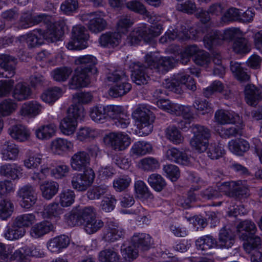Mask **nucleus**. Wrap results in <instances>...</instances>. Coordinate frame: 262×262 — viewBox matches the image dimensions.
<instances>
[{
	"label": "nucleus",
	"instance_id": "nucleus-39",
	"mask_svg": "<svg viewBox=\"0 0 262 262\" xmlns=\"http://www.w3.org/2000/svg\"><path fill=\"white\" fill-rule=\"evenodd\" d=\"M40 187L43 197L50 200L57 193L59 185L56 182H47L42 183Z\"/></svg>",
	"mask_w": 262,
	"mask_h": 262
},
{
	"label": "nucleus",
	"instance_id": "nucleus-37",
	"mask_svg": "<svg viewBox=\"0 0 262 262\" xmlns=\"http://www.w3.org/2000/svg\"><path fill=\"white\" fill-rule=\"evenodd\" d=\"M121 253L126 260L130 261L136 258L138 255V249L131 243H124L121 246Z\"/></svg>",
	"mask_w": 262,
	"mask_h": 262
},
{
	"label": "nucleus",
	"instance_id": "nucleus-6",
	"mask_svg": "<svg viewBox=\"0 0 262 262\" xmlns=\"http://www.w3.org/2000/svg\"><path fill=\"white\" fill-rule=\"evenodd\" d=\"M145 63L149 68L164 74L174 67L176 60L170 57L160 56L156 53H150L146 55Z\"/></svg>",
	"mask_w": 262,
	"mask_h": 262
},
{
	"label": "nucleus",
	"instance_id": "nucleus-33",
	"mask_svg": "<svg viewBox=\"0 0 262 262\" xmlns=\"http://www.w3.org/2000/svg\"><path fill=\"white\" fill-rule=\"evenodd\" d=\"M31 95L30 87L25 83H17L13 91V97L14 99L22 101L29 98Z\"/></svg>",
	"mask_w": 262,
	"mask_h": 262
},
{
	"label": "nucleus",
	"instance_id": "nucleus-22",
	"mask_svg": "<svg viewBox=\"0 0 262 262\" xmlns=\"http://www.w3.org/2000/svg\"><path fill=\"white\" fill-rule=\"evenodd\" d=\"M234 241V233L229 228L224 227L220 231L216 247L221 249H228L233 246Z\"/></svg>",
	"mask_w": 262,
	"mask_h": 262
},
{
	"label": "nucleus",
	"instance_id": "nucleus-16",
	"mask_svg": "<svg viewBox=\"0 0 262 262\" xmlns=\"http://www.w3.org/2000/svg\"><path fill=\"white\" fill-rule=\"evenodd\" d=\"M65 26L64 21H56L51 24L45 32H43L44 40L48 42H56L61 39L64 33L63 28Z\"/></svg>",
	"mask_w": 262,
	"mask_h": 262
},
{
	"label": "nucleus",
	"instance_id": "nucleus-42",
	"mask_svg": "<svg viewBox=\"0 0 262 262\" xmlns=\"http://www.w3.org/2000/svg\"><path fill=\"white\" fill-rule=\"evenodd\" d=\"M63 93L61 89L58 87H54L44 92L41 95V98L46 103H53L59 99Z\"/></svg>",
	"mask_w": 262,
	"mask_h": 262
},
{
	"label": "nucleus",
	"instance_id": "nucleus-23",
	"mask_svg": "<svg viewBox=\"0 0 262 262\" xmlns=\"http://www.w3.org/2000/svg\"><path fill=\"white\" fill-rule=\"evenodd\" d=\"M221 190H223L226 193H230L233 192L236 196H247L249 194V189L247 185L242 184L241 185L238 184L236 185L234 182H227L224 183L220 188Z\"/></svg>",
	"mask_w": 262,
	"mask_h": 262
},
{
	"label": "nucleus",
	"instance_id": "nucleus-31",
	"mask_svg": "<svg viewBox=\"0 0 262 262\" xmlns=\"http://www.w3.org/2000/svg\"><path fill=\"white\" fill-rule=\"evenodd\" d=\"M132 241L133 245L142 250H148L152 244L151 236L149 234L143 233L134 234L132 237Z\"/></svg>",
	"mask_w": 262,
	"mask_h": 262
},
{
	"label": "nucleus",
	"instance_id": "nucleus-53",
	"mask_svg": "<svg viewBox=\"0 0 262 262\" xmlns=\"http://www.w3.org/2000/svg\"><path fill=\"white\" fill-rule=\"evenodd\" d=\"M134 20L130 16L122 15L121 16L117 23V30L118 33L125 34L129 28L134 24Z\"/></svg>",
	"mask_w": 262,
	"mask_h": 262
},
{
	"label": "nucleus",
	"instance_id": "nucleus-13",
	"mask_svg": "<svg viewBox=\"0 0 262 262\" xmlns=\"http://www.w3.org/2000/svg\"><path fill=\"white\" fill-rule=\"evenodd\" d=\"M215 121L221 124H235L236 127L233 131H239L244 129L242 121L237 114H233L225 110H219L215 114Z\"/></svg>",
	"mask_w": 262,
	"mask_h": 262
},
{
	"label": "nucleus",
	"instance_id": "nucleus-52",
	"mask_svg": "<svg viewBox=\"0 0 262 262\" xmlns=\"http://www.w3.org/2000/svg\"><path fill=\"white\" fill-rule=\"evenodd\" d=\"M134 187L138 198L142 199H151L153 198L152 193L149 191L143 181H136L135 183Z\"/></svg>",
	"mask_w": 262,
	"mask_h": 262
},
{
	"label": "nucleus",
	"instance_id": "nucleus-12",
	"mask_svg": "<svg viewBox=\"0 0 262 262\" xmlns=\"http://www.w3.org/2000/svg\"><path fill=\"white\" fill-rule=\"evenodd\" d=\"M17 196L20 199L21 207L26 209L33 206L37 198L35 188L29 184L21 187L17 192Z\"/></svg>",
	"mask_w": 262,
	"mask_h": 262
},
{
	"label": "nucleus",
	"instance_id": "nucleus-20",
	"mask_svg": "<svg viewBox=\"0 0 262 262\" xmlns=\"http://www.w3.org/2000/svg\"><path fill=\"white\" fill-rule=\"evenodd\" d=\"M90 160V157L87 152L78 151L72 156L71 159V165L73 170L82 171L88 166Z\"/></svg>",
	"mask_w": 262,
	"mask_h": 262
},
{
	"label": "nucleus",
	"instance_id": "nucleus-56",
	"mask_svg": "<svg viewBox=\"0 0 262 262\" xmlns=\"http://www.w3.org/2000/svg\"><path fill=\"white\" fill-rule=\"evenodd\" d=\"M41 110V106L36 102L25 103L21 109V115L24 116H35Z\"/></svg>",
	"mask_w": 262,
	"mask_h": 262
},
{
	"label": "nucleus",
	"instance_id": "nucleus-64",
	"mask_svg": "<svg viewBox=\"0 0 262 262\" xmlns=\"http://www.w3.org/2000/svg\"><path fill=\"white\" fill-rule=\"evenodd\" d=\"M68 116L73 119H81L84 117L85 112L83 107L79 104L71 105L68 111Z\"/></svg>",
	"mask_w": 262,
	"mask_h": 262
},
{
	"label": "nucleus",
	"instance_id": "nucleus-48",
	"mask_svg": "<svg viewBox=\"0 0 262 262\" xmlns=\"http://www.w3.org/2000/svg\"><path fill=\"white\" fill-rule=\"evenodd\" d=\"M36 220L35 215L33 213H25L18 215L13 221L20 228L25 229L32 225Z\"/></svg>",
	"mask_w": 262,
	"mask_h": 262
},
{
	"label": "nucleus",
	"instance_id": "nucleus-21",
	"mask_svg": "<svg viewBox=\"0 0 262 262\" xmlns=\"http://www.w3.org/2000/svg\"><path fill=\"white\" fill-rule=\"evenodd\" d=\"M21 41H25L29 48H35L41 45L44 42L43 31L35 30L19 37Z\"/></svg>",
	"mask_w": 262,
	"mask_h": 262
},
{
	"label": "nucleus",
	"instance_id": "nucleus-35",
	"mask_svg": "<svg viewBox=\"0 0 262 262\" xmlns=\"http://www.w3.org/2000/svg\"><path fill=\"white\" fill-rule=\"evenodd\" d=\"M229 147L233 154L242 156L249 150L250 145L247 141L238 138L237 140H232L229 142Z\"/></svg>",
	"mask_w": 262,
	"mask_h": 262
},
{
	"label": "nucleus",
	"instance_id": "nucleus-60",
	"mask_svg": "<svg viewBox=\"0 0 262 262\" xmlns=\"http://www.w3.org/2000/svg\"><path fill=\"white\" fill-rule=\"evenodd\" d=\"M141 168L145 171H153L160 167L158 160L152 157L145 158L140 160Z\"/></svg>",
	"mask_w": 262,
	"mask_h": 262
},
{
	"label": "nucleus",
	"instance_id": "nucleus-5",
	"mask_svg": "<svg viewBox=\"0 0 262 262\" xmlns=\"http://www.w3.org/2000/svg\"><path fill=\"white\" fill-rule=\"evenodd\" d=\"M162 29V26L160 24L150 28L143 26L135 28L127 38L128 43L131 46L135 45L141 39L146 42L150 41L154 37L160 35Z\"/></svg>",
	"mask_w": 262,
	"mask_h": 262
},
{
	"label": "nucleus",
	"instance_id": "nucleus-11",
	"mask_svg": "<svg viewBox=\"0 0 262 262\" xmlns=\"http://www.w3.org/2000/svg\"><path fill=\"white\" fill-rule=\"evenodd\" d=\"M95 173L92 169L85 170L83 173L74 175L72 179L73 188L79 191H84L93 183Z\"/></svg>",
	"mask_w": 262,
	"mask_h": 262
},
{
	"label": "nucleus",
	"instance_id": "nucleus-46",
	"mask_svg": "<svg viewBox=\"0 0 262 262\" xmlns=\"http://www.w3.org/2000/svg\"><path fill=\"white\" fill-rule=\"evenodd\" d=\"M151 150L152 146L150 144L139 141L133 145L130 152L133 156L140 157L150 152Z\"/></svg>",
	"mask_w": 262,
	"mask_h": 262
},
{
	"label": "nucleus",
	"instance_id": "nucleus-2",
	"mask_svg": "<svg viewBox=\"0 0 262 262\" xmlns=\"http://www.w3.org/2000/svg\"><path fill=\"white\" fill-rule=\"evenodd\" d=\"M108 81L116 83L109 90V95L115 98L127 93L132 88L131 84L126 82L127 76L123 71H115L109 73L106 76Z\"/></svg>",
	"mask_w": 262,
	"mask_h": 262
},
{
	"label": "nucleus",
	"instance_id": "nucleus-18",
	"mask_svg": "<svg viewBox=\"0 0 262 262\" xmlns=\"http://www.w3.org/2000/svg\"><path fill=\"white\" fill-rule=\"evenodd\" d=\"M210 136V132H195L190 141V145L197 152H203L207 149Z\"/></svg>",
	"mask_w": 262,
	"mask_h": 262
},
{
	"label": "nucleus",
	"instance_id": "nucleus-59",
	"mask_svg": "<svg viewBox=\"0 0 262 262\" xmlns=\"http://www.w3.org/2000/svg\"><path fill=\"white\" fill-rule=\"evenodd\" d=\"M231 70L236 78L241 81H248L250 77L237 62H231Z\"/></svg>",
	"mask_w": 262,
	"mask_h": 262
},
{
	"label": "nucleus",
	"instance_id": "nucleus-1",
	"mask_svg": "<svg viewBox=\"0 0 262 262\" xmlns=\"http://www.w3.org/2000/svg\"><path fill=\"white\" fill-rule=\"evenodd\" d=\"M75 62L78 67L69 83L70 89L73 90L86 86L90 83L89 73L95 75L98 72L96 67L97 60L94 56H81L76 58Z\"/></svg>",
	"mask_w": 262,
	"mask_h": 262
},
{
	"label": "nucleus",
	"instance_id": "nucleus-36",
	"mask_svg": "<svg viewBox=\"0 0 262 262\" xmlns=\"http://www.w3.org/2000/svg\"><path fill=\"white\" fill-rule=\"evenodd\" d=\"M10 247V253L8 257V260H17L19 262H26L28 257L29 256L30 247L24 246L17 250H16L13 253Z\"/></svg>",
	"mask_w": 262,
	"mask_h": 262
},
{
	"label": "nucleus",
	"instance_id": "nucleus-28",
	"mask_svg": "<svg viewBox=\"0 0 262 262\" xmlns=\"http://www.w3.org/2000/svg\"><path fill=\"white\" fill-rule=\"evenodd\" d=\"M121 38V35L118 32H107L100 36L99 43L104 47L114 48L119 45Z\"/></svg>",
	"mask_w": 262,
	"mask_h": 262
},
{
	"label": "nucleus",
	"instance_id": "nucleus-54",
	"mask_svg": "<svg viewBox=\"0 0 262 262\" xmlns=\"http://www.w3.org/2000/svg\"><path fill=\"white\" fill-rule=\"evenodd\" d=\"M148 183L154 189L158 192L163 189L166 184L162 176L157 173H153L149 177Z\"/></svg>",
	"mask_w": 262,
	"mask_h": 262
},
{
	"label": "nucleus",
	"instance_id": "nucleus-14",
	"mask_svg": "<svg viewBox=\"0 0 262 262\" xmlns=\"http://www.w3.org/2000/svg\"><path fill=\"white\" fill-rule=\"evenodd\" d=\"M125 232L113 221H108L104 227L102 239L106 242L113 243L124 236Z\"/></svg>",
	"mask_w": 262,
	"mask_h": 262
},
{
	"label": "nucleus",
	"instance_id": "nucleus-47",
	"mask_svg": "<svg viewBox=\"0 0 262 262\" xmlns=\"http://www.w3.org/2000/svg\"><path fill=\"white\" fill-rule=\"evenodd\" d=\"M195 245L198 249L206 251L216 246V241L212 236L207 235L198 239Z\"/></svg>",
	"mask_w": 262,
	"mask_h": 262
},
{
	"label": "nucleus",
	"instance_id": "nucleus-58",
	"mask_svg": "<svg viewBox=\"0 0 262 262\" xmlns=\"http://www.w3.org/2000/svg\"><path fill=\"white\" fill-rule=\"evenodd\" d=\"M201 51V50L194 45L187 47L181 53V61L182 63L186 64L190 60L191 57L193 56L195 57Z\"/></svg>",
	"mask_w": 262,
	"mask_h": 262
},
{
	"label": "nucleus",
	"instance_id": "nucleus-7",
	"mask_svg": "<svg viewBox=\"0 0 262 262\" xmlns=\"http://www.w3.org/2000/svg\"><path fill=\"white\" fill-rule=\"evenodd\" d=\"M198 31L190 25L185 24L182 25L180 28H177L176 31L169 30L160 38V42L162 43L178 38L179 40H185L187 39H196Z\"/></svg>",
	"mask_w": 262,
	"mask_h": 262
},
{
	"label": "nucleus",
	"instance_id": "nucleus-3",
	"mask_svg": "<svg viewBox=\"0 0 262 262\" xmlns=\"http://www.w3.org/2000/svg\"><path fill=\"white\" fill-rule=\"evenodd\" d=\"M163 85L165 88L179 94L186 89L194 91L196 88L194 79L185 74H179L171 79L166 80Z\"/></svg>",
	"mask_w": 262,
	"mask_h": 262
},
{
	"label": "nucleus",
	"instance_id": "nucleus-17",
	"mask_svg": "<svg viewBox=\"0 0 262 262\" xmlns=\"http://www.w3.org/2000/svg\"><path fill=\"white\" fill-rule=\"evenodd\" d=\"M132 74V80L137 85L145 84L147 83L149 76L147 74V68L140 62H134L130 66Z\"/></svg>",
	"mask_w": 262,
	"mask_h": 262
},
{
	"label": "nucleus",
	"instance_id": "nucleus-4",
	"mask_svg": "<svg viewBox=\"0 0 262 262\" xmlns=\"http://www.w3.org/2000/svg\"><path fill=\"white\" fill-rule=\"evenodd\" d=\"M240 33L239 29L229 28L223 32L214 30L206 34L204 38V43L206 48L210 50L214 46L221 45L224 40L235 39Z\"/></svg>",
	"mask_w": 262,
	"mask_h": 262
},
{
	"label": "nucleus",
	"instance_id": "nucleus-45",
	"mask_svg": "<svg viewBox=\"0 0 262 262\" xmlns=\"http://www.w3.org/2000/svg\"><path fill=\"white\" fill-rule=\"evenodd\" d=\"M63 210L58 203H53L46 206L42 213L45 218L53 219L59 217Z\"/></svg>",
	"mask_w": 262,
	"mask_h": 262
},
{
	"label": "nucleus",
	"instance_id": "nucleus-30",
	"mask_svg": "<svg viewBox=\"0 0 262 262\" xmlns=\"http://www.w3.org/2000/svg\"><path fill=\"white\" fill-rule=\"evenodd\" d=\"M53 228V226L51 223L42 221L32 226L30 233L32 237L37 238L48 233Z\"/></svg>",
	"mask_w": 262,
	"mask_h": 262
},
{
	"label": "nucleus",
	"instance_id": "nucleus-43",
	"mask_svg": "<svg viewBox=\"0 0 262 262\" xmlns=\"http://www.w3.org/2000/svg\"><path fill=\"white\" fill-rule=\"evenodd\" d=\"M72 70L70 68H57L51 72V76L54 80L57 82L66 81L72 74Z\"/></svg>",
	"mask_w": 262,
	"mask_h": 262
},
{
	"label": "nucleus",
	"instance_id": "nucleus-25",
	"mask_svg": "<svg viewBox=\"0 0 262 262\" xmlns=\"http://www.w3.org/2000/svg\"><path fill=\"white\" fill-rule=\"evenodd\" d=\"M73 143L67 140L58 138L53 140L51 143V149L55 155H62L72 150Z\"/></svg>",
	"mask_w": 262,
	"mask_h": 262
},
{
	"label": "nucleus",
	"instance_id": "nucleus-55",
	"mask_svg": "<svg viewBox=\"0 0 262 262\" xmlns=\"http://www.w3.org/2000/svg\"><path fill=\"white\" fill-rule=\"evenodd\" d=\"M108 187L105 185L93 186L87 191L88 198L91 200H99L107 193Z\"/></svg>",
	"mask_w": 262,
	"mask_h": 262
},
{
	"label": "nucleus",
	"instance_id": "nucleus-63",
	"mask_svg": "<svg viewBox=\"0 0 262 262\" xmlns=\"http://www.w3.org/2000/svg\"><path fill=\"white\" fill-rule=\"evenodd\" d=\"M78 210L81 220V225L96 216V209L93 206H86Z\"/></svg>",
	"mask_w": 262,
	"mask_h": 262
},
{
	"label": "nucleus",
	"instance_id": "nucleus-24",
	"mask_svg": "<svg viewBox=\"0 0 262 262\" xmlns=\"http://www.w3.org/2000/svg\"><path fill=\"white\" fill-rule=\"evenodd\" d=\"M184 129H191L192 131H206V129L205 126L200 124H193L191 125L190 123L187 119H184V120L174 122L167 128V131H179Z\"/></svg>",
	"mask_w": 262,
	"mask_h": 262
},
{
	"label": "nucleus",
	"instance_id": "nucleus-19",
	"mask_svg": "<svg viewBox=\"0 0 262 262\" xmlns=\"http://www.w3.org/2000/svg\"><path fill=\"white\" fill-rule=\"evenodd\" d=\"M17 59L10 55L7 54L0 55V67L5 70L7 74L0 73V77L11 78L15 74V66Z\"/></svg>",
	"mask_w": 262,
	"mask_h": 262
},
{
	"label": "nucleus",
	"instance_id": "nucleus-57",
	"mask_svg": "<svg viewBox=\"0 0 262 262\" xmlns=\"http://www.w3.org/2000/svg\"><path fill=\"white\" fill-rule=\"evenodd\" d=\"M59 203L62 207L70 206L74 202L75 194L74 192L70 189H66L61 191L59 194Z\"/></svg>",
	"mask_w": 262,
	"mask_h": 262
},
{
	"label": "nucleus",
	"instance_id": "nucleus-44",
	"mask_svg": "<svg viewBox=\"0 0 262 262\" xmlns=\"http://www.w3.org/2000/svg\"><path fill=\"white\" fill-rule=\"evenodd\" d=\"M82 225H83L85 232L91 234L96 233L100 230L103 227L104 223L101 220L95 216L94 217L88 220Z\"/></svg>",
	"mask_w": 262,
	"mask_h": 262
},
{
	"label": "nucleus",
	"instance_id": "nucleus-40",
	"mask_svg": "<svg viewBox=\"0 0 262 262\" xmlns=\"http://www.w3.org/2000/svg\"><path fill=\"white\" fill-rule=\"evenodd\" d=\"M108 116L107 106L96 105L90 110V116L95 122H101Z\"/></svg>",
	"mask_w": 262,
	"mask_h": 262
},
{
	"label": "nucleus",
	"instance_id": "nucleus-51",
	"mask_svg": "<svg viewBox=\"0 0 262 262\" xmlns=\"http://www.w3.org/2000/svg\"><path fill=\"white\" fill-rule=\"evenodd\" d=\"M119 257L114 248L105 249L99 254V259L101 262H118Z\"/></svg>",
	"mask_w": 262,
	"mask_h": 262
},
{
	"label": "nucleus",
	"instance_id": "nucleus-41",
	"mask_svg": "<svg viewBox=\"0 0 262 262\" xmlns=\"http://www.w3.org/2000/svg\"><path fill=\"white\" fill-rule=\"evenodd\" d=\"M232 48L236 53L246 54L250 51L251 45L247 38L238 36L234 39Z\"/></svg>",
	"mask_w": 262,
	"mask_h": 262
},
{
	"label": "nucleus",
	"instance_id": "nucleus-15",
	"mask_svg": "<svg viewBox=\"0 0 262 262\" xmlns=\"http://www.w3.org/2000/svg\"><path fill=\"white\" fill-rule=\"evenodd\" d=\"M102 16V14L100 12L88 13L82 16V20H89V29L91 32L97 33L104 30L106 26V22Z\"/></svg>",
	"mask_w": 262,
	"mask_h": 262
},
{
	"label": "nucleus",
	"instance_id": "nucleus-61",
	"mask_svg": "<svg viewBox=\"0 0 262 262\" xmlns=\"http://www.w3.org/2000/svg\"><path fill=\"white\" fill-rule=\"evenodd\" d=\"M131 182V179L127 176L120 177L113 182V187L116 191L121 192L126 189Z\"/></svg>",
	"mask_w": 262,
	"mask_h": 262
},
{
	"label": "nucleus",
	"instance_id": "nucleus-9",
	"mask_svg": "<svg viewBox=\"0 0 262 262\" xmlns=\"http://www.w3.org/2000/svg\"><path fill=\"white\" fill-rule=\"evenodd\" d=\"M72 33V40L67 44L68 49L81 50L88 47L89 35L84 27L81 25L74 26L73 28Z\"/></svg>",
	"mask_w": 262,
	"mask_h": 262
},
{
	"label": "nucleus",
	"instance_id": "nucleus-50",
	"mask_svg": "<svg viewBox=\"0 0 262 262\" xmlns=\"http://www.w3.org/2000/svg\"><path fill=\"white\" fill-rule=\"evenodd\" d=\"M14 211V204L9 200L5 199L0 201V219L3 220L10 217Z\"/></svg>",
	"mask_w": 262,
	"mask_h": 262
},
{
	"label": "nucleus",
	"instance_id": "nucleus-34",
	"mask_svg": "<svg viewBox=\"0 0 262 262\" xmlns=\"http://www.w3.org/2000/svg\"><path fill=\"white\" fill-rule=\"evenodd\" d=\"M26 232L25 229L20 228L13 221L11 226L7 227L4 236L8 240H17L23 237Z\"/></svg>",
	"mask_w": 262,
	"mask_h": 262
},
{
	"label": "nucleus",
	"instance_id": "nucleus-29",
	"mask_svg": "<svg viewBox=\"0 0 262 262\" xmlns=\"http://www.w3.org/2000/svg\"><path fill=\"white\" fill-rule=\"evenodd\" d=\"M69 244V237L62 235L50 239L47 244V247L52 252H59L60 250L66 248Z\"/></svg>",
	"mask_w": 262,
	"mask_h": 262
},
{
	"label": "nucleus",
	"instance_id": "nucleus-32",
	"mask_svg": "<svg viewBox=\"0 0 262 262\" xmlns=\"http://www.w3.org/2000/svg\"><path fill=\"white\" fill-rule=\"evenodd\" d=\"M18 153V147L11 142L6 141L2 145L1 154L4 160H14Z\"/></svg>",
	"mask_w": 262,
	"mask_h": 262
},
{
	"label": "nucleus",
	"instance_id": "nucleus-8",
	"mask_svg": "<svg viewBox=\"0 0 262 262\" xmlns=\"http://www.w3.org/2000/svg\"><path fill=\"white\" fill-rule=\"evenodd\" d=\"M104 144L115 151L126 149L131 143L129 137L122 132H110L103 137Z\"/></svg>",
	"mask_w": 262,
	"mask_h": 262
},
{
	"label": "nucleus",
	"instance_id": "nucleus-38",
	"mask_svg": "<svg viewBox=\"0 0 262 262\" xmlns=\"http://www.w3.org/2000/svg\"><path fill=\"white\" fill-rule=\"evenodd\" d=\"M246 241L243 244L244 250L247 253H251L254 251L259 250L261 246V238L255 234L249 236L247 239H242Z\"/></svg>",
	"mask_w": 262,
	"mask_h": 262
},
{
	"label": "nucleus",
	"instance_id": "nucleus-27",
	"mask_svg": "<svg viewBox=\"0 0 262 262\" xmlns=\"http://www.w3.org/2000/svg\"><path fill=\"white\" fill-rule=\"evenodd\" d=\"M245 99L250 105H256L261 99V92L253 84H248L245 88Z\"/></svg>",
	"mask_w": 262,
	"mask_h": 262
},
{
	"label": "nucleus",
	"instance_id": "nucleus-49",
	"mask_svg": "<svg viewBox=\"0 0 262 262\" xmlns=\"http://www.w3.org/2000/svg\"><path fill=\"white\" fill-rule=\"evenodd\" d=\"M19 168L20 167L15 164H6L1 166L0 174L15 180L18 178L17 173L20 171Z\"/></svg>",
	"mask_w": 262,
	"mask_h": 262
},
{
	"label": "nucleus",
	"instance_id": "nucleus-10",
	"mask_svg": "<svg viewBox=\"0 0 262 262\" xmlns=\"http://www.w3.org/2000/svg\"><path fill=\"white\" fill-rule=\"evenodd\" d=\"M135 125L139 129L150 126L154 120L152 113L145 105H139L132 114Z\"/></svg>",
	"mask_w": 262,
	"mask_h": 262
},
{
	"label": "nucleus",
	"instance_id": "nucleus-26",
	"mask_svg": "<svg viewBox=\"0 0 262 262\" xmlns=\"http://www.w3.org/2000/svg\"><path fill=\"white\" fill-rule=\"evenodd\" d=\"M241 239H247L249 236L255 234L257 228L254 222L250 220H245L241 222L237 226Z\"/></svg>",
	"mask_w": 262,
	"mask_h": 262
},
{
	"label": "nucleus",
	"instance_id": "nucleus-62",
	"mask_svg": "<svg viewBox=\"0 0 262 262\" xmlns=\"http://www.w3.org/2000/svg\"><path fill=\"white\" fill-rule=\"evenodd\" d=\"M193 61L197 65L207 68L211 63V58L208 52L201 50L194 57Z\"/></svg>",
	"mask_w": 262,
	"mask_h": 262
}]
</instances>
